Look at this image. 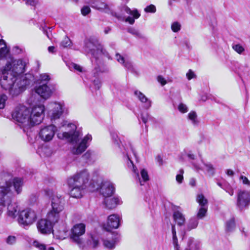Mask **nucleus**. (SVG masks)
Here are the masks:
<instances>
[{"label":"nucleus","mask_w":250,"mask_h":250,"mask_svg":"<svg viewBox=\"0 0 250 250\" xmlns=\"http://www.w3.org/2000/svg\"><path fill=\"white\" fill-rule=\"evenodd\" d=\"M45 107L42 104H37L28 108L24 105L16 107L13 112V118L24 132L40 124L44 117Z\"/></svg>","instance_id":"f257e3e1"},{"label":"nucleus","mask_w":250,"mask_h":250,"mask_svg":"<svg viewBox=\"0 0 250 250\" xmlns=\"http://www.w3.org/2000/svg\"><path fill=\"white\" fill-rule=\"evenodd\" d=\"M61 126H67L70 130L58 134V137L60 139H65L68 141L71 145V151L73 154L79 155L84 152L88 147L89 143L92 139V136L87 134L83 139H81V133L76 130V126L73 124H67L66 121H63Z\"/></svg>","instance_id":"f03ea898"},{"label":"nucleus","mask_w":250,"mask_h":250,"mask_svg":"<svg viewBox=\"0 0 250 250\" xmlns=\"http://www.w3.org/2000/svg\"><path fill=\"white\" fill-rule=\"evenodd\" d=\"M10 65H5L2 70V76L0 80L1 87L8 90L13 96L21 93L30 84V80L27 76L16 77L9 71Z\"/></svg>","instance_id":"7ed1b4c3"},{"label":"nucleus","mask_w":250,"mask_h":250,"mask_svg":"<svg viewBox=\"0 0 250 250\" xmlns=\"http://www.w3.org/2000/svg\"><path fill=\"white\" fill-rule=\"evenodd\" d=\"M46 194L51 199V209L47 214V217L53 222H59L66 218V214L64 211L63 198L52 190L46 191Z\"/></svg>","instance_id":"20e7f679"},{"label":"nucleus","mask_w":250,"mask_h":250,"mask_svg":"<svg viewBox=\"0 0 250 250\" xmlns=\"http://www.w3.org/2000/svg\"><path fill=\"white\" fill-rule=\"evenodd\" d=\"M23 183L21 178H14L6 181L3 186L0 187V213L3 206V201H4L3 198L6 197L8 199L13 194V187L17 194H20L22 190Z\"/></svg>","instance_id":"39448f33"},{"label":"nucleus","mask_w":250,"mask_h":250,"mask_svg":"<svg viewBox=\"0 0 250 250\" xmlns=\"http://www.w3.org/2000/svg\"><path fill=\"white\" fill-rule=\"evenodd\" d=\"M83 50L87 54H90L94 58H98L102 55H106V52L98 41L94 38L86 39L84 41Z\"/></svg>","instance_id":"423d86ee"},{"label":"nucleus","mask_w":250,"mask_h":250,"mask_svg":"<svg viewBox=\"0 0 250 250\" xmlns=\"http://www.w3.org/2000/svg\"><path fill=\"white\" fill-rule=\"evenodd\" d=\"M92 181L93 182H100V185L98 184V187L96 188L97 189H100V193L104 197H111L114 192V187L113 184L110 181H102V178L100 177V173L98 170H95L93 173Z\"/></svg>","instance_id":"0eeeda50"},{"label":"nucleus","mask_w":250,"mask_h":250,"mask_svg":"<svg viewBox=\"0 0 250 250\" xmlns=\"http://www.w3.org/2000/svg\"><path fill=\"white\" fill-rule=\"evenodd\" d=\"M90 179L88 170L84 169L75 173L68 179V183H71L86 188Z\"/></svg>","instance_id":"6e6552de"},{"label":"nucleus","mask_w":250,"mask_h":250,"mask_svg":"<svg viewBox=\"0 0 250 250\" xmlns=\"http://www.w3.org/2000/svg\"><path fill=\"white\" fill-rule=\"evenodd\" d=\"M6 65H10V67L9 71H10L16 77L27 76V78H29L30 84L31 83L32 81V80H31L33 78L32 76L29 74L22 75L25 71L26 67L25 62L22 60H14L12 61V63L7 62Z\"/></svg>","instance_id":"1a4fd4ad"},{"label":"nucleus","mask_w":250,"mask_h":250,"mask_svg":"<svg viewBox=\"0 0 250 250\" xmlns=\"http://www.w3.org/2000/svg\"><path fill=\"white\" fill-rule=\"evenodd\" d=\"M38 215L36 211L32 208H26L20 212L18 221L19 224L25 226L32 225L37 220Z\"/></svg>","instance_id":"9d476101"},{"label":"nucleus","mask_w":250,"mask_h":250,"mask_svg":"<svg viewBox=\"0 0 250 250\" xmlns=\"http://www.w3.org/2000/svg\"><path fill=\"white\" fill-rule=\"evenodd\" d=\"M123 147L124 148V150H122L123 151L122 153L124 155V160L126 162L127 167L129 168H131L136 174V177L139 180L140 184L141 186L143 185L144 184L139 177V171L137 168H135L133 162L131 160V154H132L134 155H135L132 146L130 144H128L125 145V146H123Z\"/></svg>","instance_id":"9b49d317"},{"label":"nucleus","mask_w":250,"mask_h":250,"mask_svg":"<svg viewBox=\"0 0 250 250\" xmlns=\"http://www.w3.org/2000/svg\"><path fill=\"white\" fill-rule=\"evenodd\" d=\"M85 228V225L80 223L75 225L71 229L70 238L81 249L85 248V247L83 245V241L80 238V236L84 233Z\"/></svg>","instance_id":"f8f14e48"},{"label":"nucleus","mask_w":250,"mask_h":250,"mask_svg":"<svg viewBox=\"0 0 250 250\" xmlns=\"http://www.w3.org/2000/svg\"><path fill=\"white\" fill-rule=\"evenodd\" d=\"M57 127L53 125L42 126L39 132V138L44 142H49L52 140Z\"/></svg>","instance_id":"ddd939ff"},{"label":"nucleus","mask_w":250,"mask_h":250,"mask_svg":"<svg viewBox=\"0 0 250 250\" xmlns=\"http://www.w3.org/2000/svg\"><path fill=\"white\" fill-rule=\"evenodd\" d=\"M63 103L52 102L47 105L48 114L52 121L59 119L63 112Z\"/></svg>","instance_id":"4468645a"},{"label":"nucleus","mask_w":250,"mask_h":250,"mask_svg":"<svg viewBox=\"0 0 250 250\" xmlns=\"http://www.w3.org/2000/svg\"><path fill=\"white\" fill-rule=\"evenodd\" d=\"M202 165L195 162H192L191 164L194 168L197 170L203 171L205 174L209 177L213 176L216 172V169L212 164L208 162L201 161Z\"/></svg>","instance_id":"2eb2a0df"},{"label":"nucleus","mask_w":250,"mask_h":250,"mask_svg":"<svg viewBox=\"0 0 250 250\" xmlns=\"http://www.w3.org/2000/svg\"><path fill=\"white\" fill-rule=\"evenodd\" d=\"M58 222H53L50 219H42L37 223V228L39 232L43 234H50L53 232V225Z\"/></svg>","instance_id":"dca6fc26"},{"label":"nucleus","mask_w":250,"mask_h":250,"mask_svg":"<svg viewBox=\"0 0 250 250\" xmlns=\"http://www.w3.org/2000/svg\"><path fill=\"white\" fill-rule=\"evenodd\" d=\"M236 206L241 210L247 208L250 204V192L240 190L237 193Z\"/></svg>","instance_id":"f3484780"},{"label":"nucleus","mask_w":250,"mask_h":250,"mask_svg":"<svg viewBox=\"0 0 250 250\" xmlns=\"http://www.w3.org/2000/svg\"><path fill=\"white\" fill-rule=\"evenodd\" d=\"M13 194L9 197V198L7 199L6 197L5 198H3V200L4 201H3V206L2 208V210H3V208H4L6 202L7 203V214L9 216L12 217V218H15L17 215L18 214V211H19V208L17 204L15 203H9V202L10 201L11 198L14 195V193L15 192L16 194L17 193L15 191L14 187H13ZM2 211V210H1ZM1 213H0V215Z\"/></svg>","instance_id":"a211bd4d"},{"label":"nucleus","mask_w":250,"mask_h":250,"mask_svg":"<svg viewBox=\"0 0 250 250\" xmlns=\"http://www.w3.org/2000/svg\"><path fill=\"white\" fill-rule=\"evenodd\" d=\"M118 241L119 236L117 234L108 233L106 237L103 239V244L106 248L113 249Z\"/></svg>","instance_id":"6ab92c4d"},{"label":"nucleus","mask_w":250,"mask_h":250,"mask_svg":"<svg viewBox=\"0 0 250 250\" xmlns=\"http://www.w3.org/2000/svg\"><path fill=\"white\" fill-rule=\"evenodd\" d=\"M122 11L127 14L132 16V17L128 16L125 19V21L128 22L130 24H133L135 22V19L139 18L140 16V14L137 9H134L131 10L127 6H124L123 7Z\"/></svg>","instance_id":"aec40b11"},{"label":"nucleus","mask_w":250,"mask_h":250,"mask_svg":"<svg viewBox=\"0 0 250 250\" xmlns=\"http://www.w3.org/2000/svg\"><path fill=\"white\" fill-rule=\"evenodd\" d=\"M35 92L44 99H48L53 93V91L46 84H41L35 88Z\"/></svg>","instance_id":"412c9836"},{"label":"nucleus","mask_w":250,"mask_h":250,"mask_svg":"<svg viewBox=\"0 0 250 250\" xmlns=\"http://www.w3.org/2000/svg\"><path fill=\"white\" fill-rule=\"evenodd\" d=\"M69 188H70L69 194L71 197L75 198H80L83 196V193L84 188L77 186L71 183H68Z\"/></svg>","instance_id":"4be33fe9"},{"label":"nucleus","mask_w":250,"mask_h":250,"mask_svg":"<svg viewBox=\"0 0 250 250\" xmlns=\"http://www.w3.org/2000/svg\"><path fill=\"white\" fill-rule=\"evenodd\" d=\"M121 218L117 214H112L108 217L107 221V228L105 229L108 231L110 229H117L120 223Z\"/></svg>","instance_id":"5701e85b"},{"label":"nucleus","mask_w":250,"mask_h":250,"mask_svg":"<svg viewBox=\"0 0 250 250\" xmlns=\"http://www.w3.org/2000/svg\"><path fill=\"white\" fill-rule=\"evenodd\" d=\"M90 6L100 11L108 12L110 11L109 6L105 2L100 0H93L89 3Z\"/></svg>","instance_id":"b1692460"},{"label":"nucleus","mask_w":250,"mask_h":250,"mask_svg":"<svg viewBox=\"0 0 250 250\" xmlns=\"http://www.w3.org/2000/svg\"><path fill=\"white\" fill-rule=\"evenodd\" d=\"M134 94L138 100L143 104L145 108L147 109L151 106V101L148 99L141 91L136 90L134 92Z\"/></svg>","instance_id":"393cba45"},{"label":"nucleus","mask_w":250,"mask_h":250,"mask_svg":"<svg viewBox=\"0 0 250 250\" xmlns=\"http://www.w3.org/2000/svg\"><path fill=\"white\" fill-rule=\"evenodd\" d=\"M104 204L105 207L108 209H113L118 205L121 204V201L118 197H105Z\"/></svg>","instance_id":"a878e982"},{"label":"nucleus","mask_w":250,"mask_h":250,"mask_svg":"<svg viewBox=\"0 0 250 250\" xmlns=\"http://www.w3.org/2000/svg\"><path fill=\"white\" fill-rule=\"evenodd\" d=\"M175 222L179 226H184L185 224L186 219L185 216L179 211H175L173 214Z\"/></svg>","instance_id":"bb28decb"},{"label":"nucleus","mask_w":250,"mask_h":250,"mask_svg":"<svg viewBox=\"0 0 250 250\" xmlns=\"http://www.w3.org/2000/svg\"><path fill=\"white\" fill-rule=\"evenodd\" d=\"M83 245L85 247L84 249H83V250H87L88 248L95 249L99 246V241L93 236H91L90 239L85 244H84L83 242Z\"/></svg>","instance_id":"cd10ccee"},{"label":"nucleus","mask_w":250,"mask_h":250,"mask_svg":"<svg viewBox=\"0 0 250 250\" xmlns=\"http://www.w3.org/2000/svg\"><path fill=\"white\" fill-rule=\"evenodd\" d=\"M116 59L119 62L124 65L127 69H130L132 68L131 63L129 61H125V58L119 53L116 54Z\"/></svg>","instance_id":"c85d7f7f"},{"label":"nucleus","mask_w":250,"mask_h":250,"mask_svg":"<svg viewBox=\"0 0 250 250\" xmlns=\"http://www.w3.org/2000/svg\"><path fill=\"white\" fill-rule=\"evenodd\" d=\"M9 51L5 42L0 39V58H4L8 54Z\"/></svg>","instance_id":"c756f323"},{"label":"nucleus","mask_w":250,"mask_h":250,"mask_svg":"<svg viewBox=\"0 0 250 250\" xmlns=\"http://www.w3.org/2000/svg\"><path fill=\"white\" fill-rule=\"evenodd\" d=\"M188 119L191 121V124L197 126L199 124V121L197 119V116L195 111L190 112L188 115Z\"/></svg>","instance_id":"7c9ffc66"},{"label":"nucleus","mask_w":250,"mask_h":250,"mask_svg":"<svg viewBox=\"0 0 250 250\" xmlns=\"http://www.w3.org/2000/svg\"><path fill=\"white\" fill-rule=\"evenodd\" d=\"M198 224V219L196 218H191L188 224H187V229L188 230H190L192 229H195Z\"/></svg>","instance_id":"2f4dec72"},{"label":"nucleus","mask_w":250,"mask_h":250,"mask_svg":"<svg viewBox=\"0 0 250 250\" xmlns=\"http://www.w3.org/2000/svg\"><path fill=\"white\" fill-rule=\"evenodd\" d=\"M196 201L200 207H207L208 200L203 194H198L196 198Z\"/></svg>","instance_id":"473e14b6"},{"label":"nucleus","mask_w":250,"mask_h":250,"mask_svg":"<svg viewBox=\"0 0 250 250\" xmlns=\"http://www.w3.org/2000/svg\"><path fill=\"white\" fill-rule=\"evenodd\" d=\"M49 75L47 74L44 73L42 74L40 76V78L38 80L39 83L40 84H46L50 80Z\"/></svg>","instance_id":"72a5a7b5"},{"label":"nucleus","mask_w":250,"mask_h":250,"mask_svg":"<svg viewBox=\"0 0 250 250\" xmlns=\"http://www.w3.org/2000/svg\"><path fill=\"white\" fill-rule=\"evenodd\" d=\"M207 208V207H200L197 214L198 219H202L206 216Z\"/></svg>","instance_id":"f704fd0d"},{"label":"nucleus","mask_w":250,"mask_h":250,"mask_svg":"<svg viewBox=\"0 0 250 250\" xmlns=\"http://www.w3.org/2000/svg\"><path fill=\"white\" fill-rule=\"evenodd\" d=\"M72 44L70 39L67 36H65L60 43V46L62 48H66L70 46Z\"/></svg>","instance_id":"c9c22d12"},{"label":"nucleus","mask_w":250,"mask_h":250,"mask_svg":"<svg viewBox=\"0 0 250 250\" xmlns=\"http://www.w3.org/2000/svg\"><path fill=\"white\" fill-rule=\"evenodd\" d=\"M239 181L243 185L250 187V180L247 177L243 175H240L239 176Z\"/></svg>","instance_id":"e433bc0d"},{"label":"nucleus","mask_w":250,"mask_h":250,"mask_svg":"<svg viewBox=\"0 0 250 250\" xmlns=\"http://www.w3.org/2000/svg\"><path fill=\"white\" fill-rule=\"evenodd\" d=\"M127 31L130 34L139 38H143V35L137 29L134 28H129L127 29Z\"/></svg>","instance_id":"4c0bfd02"},{"label":"nucleus","mask_w":250,"mask_h":250,"mask_svg":"<svg viewBox=\"0 0 250 250\" xmlns=\"http://www.w3.org/2000/svg\"><path fill=\"white\" fill-rule=\"evenodd\" d=\"M235 226V222L233 219H230L226 222V229L228 231L231 230Z\"/></svg>","instance_id":"58836bf2"},{"label":"nucleus","mask_w":250,"mask_h":250,"mask_svg":"<svg viewBox=\"0 0 250 250\" xmlns=\"http://www.w3.org/2000/svg\"><path fill=\"white\" fill-rule=\"evenodd\" d=\"M233 49L237 53L241 54L244 51V48L240 44H236L232 45Z\"/></svg>","instance_id":"ea45409f"},{"label":"nucleus","mask_w":250,"mask_h":250,"mask_svg":"<svg viewBox=\"0 0 250 250\" xmlns=\"http://www.w3.org/2000/svg\"><path fill=\"white\" fill-rule=\"evenodd\" d=\"M34 247L38 249V250H46L45 245L40 243L38 241H34L33 243Z\"/></svg>","instance_id":"a19ab883"},{"label":"nucleus","mask_w":250,"mask_h":250,"mask_svg":"<svg viewBox=\"0 0 250 250\" xmlns=\"http://www.w3.org/2000/svg\"><path fill=\"white\" fill-rule=\"evenodd\" d=\"M141 176L144 182H146L149 180V176L147 171L146 169H142L141 170Z\"/></svg>","instance_id":"79ce46f5"},{"label":"nucleus","mask_w":250,"mask_h":250,"mask_svg":"<svg viewBox=\"0 0 250 250\" xmlns=\"http://www.w3.org/2000/svg\"><path fill=\"white\" fill-rule=\"evenodd\" d=\"M181 24L178 22H173L171 26V30L174 32H178L181 29Z\"/></svg>","instance_id":"37998d69"},{"label":"nucleus","mask_w":250,"mask_h":250,"mask_svg":"<svg viewBox=\"0 0 250 250\" xmlns=\"http://www.w3.org/2000/svg\"><path fill=\"white\" fill-rule=\"evenodd\" d=\"M7 100V97L5 94L0 95V109H2L5 106V102Z\"/></svg>","instance_id":"c03bdc74"},{"label":"nucleus","mask_w":250,"mask_h":250,"mask_svg":"<svg viewBox=\"0 0 250 250\" xmlns=\"http://www.w3.org/2000/svg\"><path fill=\"white\" fill-rule=\"evenodd\" d=\"M178 109L179 111L182 113H185L188 111V106L187 105L183 103H181L179 104Z\"/></svg>","instance_id":"a18cd8bd"},{"label":"nucleus","mask_w":250,"mask_h":250,"mask_svg":"<svg viewBox=\"0 0 250 250\" xmlns=\"http://www.w3.org/2000/svg\"><path fill=\"white\" fill-rule=\"evenodd\" d=\"M196 248V245L194 244L193 239L190 238L188 239V248L186 250H193L194 248Z\"/></svg>","instance_id":"49530a36"},{"label":"nucleus","mask_w":250,"mask_h":250,"mask_svg":"<svg viewBox=\"0 0 250 250\" xmlns=\"http://www.w3.org/2000/svg\"><path fill=\"white\" fill-rule=\"evenodd\" d=\"M179 172H180V174H177L176 175V180L177 181V182L179 183V184H181L183 182V174L184 173V170L182 169H181L180 170H179Z\"/></svg>","instance_id":"de8ad7c7"},{"label":"nucleus","mask_w":250,"mask_h":250,"mask_svg":"<svg viewBox=\"0 0 250 250\" xmlns=\"http://www.w3.org/2000/svg\"><path fill=\"white\" fill-rule=\"evenodd\" d=\"M172 239L173 244H176L178 243V239L176 236V231L175 227L174 225L172 226Z\"/></svg>","instance_id":"09e8293b"},{"label":"nucleus","mask_w":250,"mask_h":250,"mask_svg":"<svg viewBox=\"0 0 250 250\" xmlns=\"http://www.w3.org/2000/svg\"><path fill=\"white\" fill-rule=\"evenodd\" d=\"M156 10L155 6L152 4L146 6L145 9V12L147 13H155Z\"/></svg>","instance_id":"8fccbe9b"},{"label":"nucleus","mask_w":250,"mask_h":250,"mask_svg":"<svg viewBox=\"0 0 250 250\" xmlns=\"http://www.w3.org/2000/svg\"><path fill=\"white\" fill-rule=\"evenodd\" d=\"M16 242V237L14 236H9L6 239V243L9 245H13Z\"/></svg>","instance_id":"3c124183"},{"label":"nucleus","mask_w":250,"mask_h":250,"mask_svg":"<svg viewBox=\"0 0 250 250\" xmlns=\"http://www.w3.org/2000/svg\"><path fill=\"white\" fill-rule=\"evenodd\" d=\"M91 11L90 8L88 6H84L82 9H81V13L83 15L86 16L88 14H89Z\"/></svg>","instance_id":"603ef678"},{"label":"nucleus","mask_w":250,"mask_h":250,"mask_svg":"<svg viewBox=\"0 0 250 250\" xmlns=\"http://www.w3.org/2000/svg\"><path fill=\"white\" fill-rule=\"evenodd\" d=\"M93 155V152L89 150L87 151L83 156V159L86 160H90L91 159L92 156Z\"/></svg>","instance_id":"864d4df0"},{"label":"nucleus","mask_w":250,"mask_h":250,"mask_svg":"<svg viewBox=\"0 0 250 250\" xmlns=\"http://www.w3.org/2000/svg\"><path fill=\"white\" fill-rule=\"evenodd\" d=\"M157 81L158 82L161 83V84L163 86L166 84L167 83V80L165 79L164 77L161 75H159L157 77Z\"/></svg>","instance_id":"5fc2aeb1"},{"label":"nucleus","mask_w":250,"mask_h":250,"mask_svg":"<svg viewBox=\"0 0 250 250\" xmlns=\"http://www.w3.org/2000/svg\"><path fill=\"white\" fill-rule=\"evenodd\" d=\"M149 118V115L147 112L143 113L141 114V119L144 124H146Z\"/></svg>","instance_id":"6e6d98bb"},{"label":"nucleus","mask_w":250,"mask_h":250,"mask_svg":"<svg viewBox=\"0 0 250 250\" xmlns=\"http://www.w3.org/2000/svg\"><path fill=\"white\" fill-rule=\"evenodd\" d=\"M186 76L188 80H190L191 79L196 77L195 74L191 69H189L187 72Z\"/></svg>","instance_id":"4d7b16f0"},{"label":"nucleus","mask_w":250,"mask_h":250,"mask_svg":"<svg viewBox=\"0 0 250 250\" xmlns=\"http://www.w3.org/2000/svg\"><path fill=\"white\" fill-rule=\"evenodd\" d=\"M111 135L113 140H114L115 143L119 147V141L118 138V136L115 133H111Z\"/></svg>","instance_id":"13d9d810"},{"label":"nucleus","mask_w":250,"mask_h":250,"mask_svg":"<svg viewBox=\"0 0 250 250\" xmlns=\"http://www.w3.org/2000/svg\"><path fill=\"white\" fill-rule=\"evenodd\" d=\"M23 51V49L22 48H20L18 46H14L13 48V52L14 53L16 54H20L21 52H22Z\"/></svg>","instance_id":"bf43d9fd"},{"label":"nucleus","mask_w":250,"mask_h":250,"mask_svg":"<svg viewBox=\"0 0 250 250\" xmlns=\"http://www.w3.org/2000/svg\"><path fill=\"white\" fill-rule=\"evenodd\" d=\"M223 189L227 192L228 193L230 196H232L234 194V190L233 189L230 187H227L225 188H223Z\"/></svg>","instance_id":"052dcab7"},{"label":"nucleus","mask_w":250,"mask_h":250,"mask_svg":"<svg viewBox=\"0 0 250 250\" xmlns=\"http://www.w3.org/2000/svg\"><path fill=\"white\" fill-rule=\"evenodd\" d=\"M186 155L189 159L194 161L195 159V155L191 151H189L186 152Z\"/></svg>","instance_id":"680f3d73"},{"label":"nucleus","mask_w":250,"mask_h":250,"mask_svg":"<svg viewBox=\"0 0 250 250\" xmlns=\"http://www.w3.org/2000/svg\"><path fill=\"white\" fill-rule=\"evenodd\" d=\"M72 67L74 69H75L76 70L79 71V72H82L83 71V68L82 67L78 65V64H77L76 63H72Z\"/></svg>","instance_id":"e2e57ef3"},{"label":"nucleus","mask_w":250,"mask_h":250,"mask_svg":"<svg viewBox=\"0 0 250 250\" xmlns=\"http://www.w3.org/2000/svg\"><path fill=\"white\" fill-rule=\"evenodd\" d=\"M93 84H94V85L95 86V88L97 89H99L100 88L101 85V82L98 79L95 80L93 81Z\"/></svg>","instance_id":"0e129e2a"},{"label":"nucleus","mask_w":250,"mask_h":250,"mask_svg":"<svg viewBox=\"0 0 250 250\" xmlns=\"http://www.w3.org/2000/svg\"><path fill=\"white\" fill-rule=\"evenodd\" d=\"M156 161L158 163L160 166L163 164V160L160 156H158L156 157Z\"/></svg>","instance_id":"69168bd1"},{"label":"nucleus","mask_w":250,"mask_h":250,"mask_svg":"<svg viewBox=\"0 0 250 250\" xmlns=\"http://www.w3.org/2000/svg\"><path fill=\"white\" fill-rule=\"evenodd\" d=\"M226 174L228 175V176H232L234 175V171L231 170V169H228L226 170Z\"/></svg>","instance_id":"338daca9"},{"label":"nucleus","mask_w":250,"mask_h":250,"mask_svg":"<svg viewBox=\"0 0 250 250\" xmlns=\"http://www.w3.org/2000/svg\"><path fill=\"white\" fill-rule=\"evenodd\" d=\"M196 180L194 178H191L189 181V184L192 187H194L196 185Z\"/></svg>","instance_id":"774afa93"}]
</instances>
